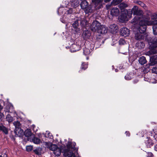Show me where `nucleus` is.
I'll return each mask as SVG.
<instances>
[{
    "instance_id": "obj_1",
    "label": "nucleus",
    "mask_w": 157,
    "mask_h": 157,
    "mask_svg": "<svg viewBox=\"0 0 157 157\" xmlns=\"http://www.w3.org/2000/svg\"><path fill=\"white\" fill-rule=\"evenodd\" d=\"M145 40L149 44L150 50L147 52V54L150 55L157 54V37L147 36H146Z\"/></svg>"
},
{
    "instance_id": "obj_2",
    "label": "nucleus",
    "mask_w": 157,
    "mask_h": 157,
    "mask_svg": "<svg viewBox=\"0 0 157 157\" xmlns=\"http://www.w3.org/2000/svg\"><path fill=\"white\" fill-rule=\"evenodd\" d=\"M75 143L69 141L66 145L67 149H63L62 151L65 157H80L78 156V153L75 155L72 152L75 149Z\"/></svg>"
},
{
    "instance_id": "obj_3",
    "label": "nucleus",
    "mask_w": 157,
    "mask_h": 157,
    "mask_svg": "<svg viewBox=\"0 0 157 157\" xmlns=\"http://www.w3.org/2000/svg\"><path fill=\"white\" fill-rule=\"evenodd\" d=\"M103 0H92V7L94 8V9L97 10L102 8L103 6L101 2ZM111 0H104L105 3L109 2Z\"/></svg>"
},
{
    "instance_id": "obj_4",
    "label": "nucleus",
    "mask_w": 157,
    "mask_h": 157,
    "mask_svg": "<svg viewBox=\"0 0 157 157\" xmlns=\"http://www.w3.org/2000/svg\"><path fill=\"white\" fill-rule=\"evenodd\" d=\"M129 16H131L132 13L134 15H136L137 16L142 17L144 13L142 10H139L138 7L136 6H134L132 10H129Z\"/></svg>"
},
{
    "instance_id": "obj_5",
    "label": "nucleus",
    "mask_w": 157,
    "mask_h": 157,
    "mask_svg": "<svg viewBox=\"0 0 157 157\" xmlns=\"http://www.w3.org/2000/svg\"><path fill=\"white\" fill-rule=\"evenodd\" d=\"M148 21L146 20H141L139 22L140 27L138 31L140 33L143 34L146 31L147 25H148Z\"/></svg>"
},
{
    "instance_id": "obj_6",
    "label": "nucleus",
    "mask_w": 157,
    "mask_h": 157,
    "mask_svg": "<svg viewBox=\"0 0 157 157\" xmlns=\"http://www.w3.org/2000/svg\"><path fill=\"white\" fill-rule=\"evenodd\" d=\"M88 2L85 0H82L80 3V5L82 9H85L86 13H91L92 11L91 6H88Z\"/></svg>"
},
{
    "instance_id": "obj_7",
    "label": "nucleus",
    "mask_w": 157,
    "mask_h": 157,
    "mask_svg": "<svg viewBox=\"0 0 157 157\" xmlns=\"http://www.w3.org/2000/svg\"><path fill=\"white\" fill-rule=\"evenodd\" d=\"M129 10H124L122 12L121 16L119 17V18L120 21L122 22H124L125 21H128V16L129 17H131V16H129Z\"/></svg>"
},
{
    "instance_id": "obj_8",
    "label": "nucleus",
    "mask_w": 157,
    "mask_h": 157,
    "mask_svg": "<svg viewBox=\"0 0 157 157\" xmlns=\"http://www.w3.org/2000/svg\"><path fill=\"white\" fill-rule=\"evenodd\" d=\"M49 148L50 150L53 151L54 154L56 156H59L60 155L62 151L61 148L58 147L56 145L51 144Z\"/></svg>"
},
{
    "instance_id": "obj_9",
    "label": "nucleus",
    "mask_w": 157,
    "mask_h": 157,
    "mask_svg": "<svg viewBox=\"0 0 157 157\" xmlns=\"http://www.w3.org/2000/svg\"><path fill=\"white\" fill-rule=\"evenodd\" d=\"M101 24L97 20L94 21L91 25L90 28L93 32H97L98 29L101 26Z\"/></svg>"
},
{
    "instance_id": "obj_10",
    "label": "nucleus",
    "mask_w": 157,
    "mask_h": 157,
    "mask_svg": "<svg viewBox=\"0 0 157 157\" xmlns=\"http://www.w3.org/2000/svg\"><path fill=\"white\" fill-rule=\"evenodd\" d=\"M107 27L103 25H101L98 29L97 32L100 34H105L107 33Z\"/></svg>"
},
{
    "instance_id": "obj_11",
    "label": "nucleus",
    "mask_w": 157,
    "mask_h": 157,
    "mask_svg": "<svg viewBox=\"0 0 157 157\" xmlns=\"http://www.w3.org/2000/svg\"><path fill=\"white\" fill-rule=\"evenodd\" d=\"M120 34L122 36H127L130 34L129 30L126 27L123 28L121 29Z\"/></svg>"
},
{
    "instance_id": "obj_12",
    "label": "nucleus",
    "mask_w": 157,
    "mask_h": 157,
    "mask_svg": "<svg viewBox=\"0 0 157 157\" xmlns=\"http://www.w3.org/2000/svg\"><path fill=\"white\" fill-rule=\"evenodd\" d=\"M120 13V11L118 8L114 7L112 8L110 11V14L113 16H118Z\"/></svg>"
},
{
    "instance_id": "obj_13",
    "label": "nucleus",
    "mask_w": 157,
    "mask_h": 157,
    "mask_svg": "<svg viewBox=\"0 0 157 157\" xmlns=\"http://www.w3.org/2000/svg\"><path fill=\"white\" fill-rule=\"evenodd\" d=\"M81 47L78 44H74L70 47V51L71 52H75L80 50Z\"/></svg>"
},
{
    "instance_id": "obj_14",
    "label": "nucleus",
    "mask_w": 157,
    "mask_h": 157,
    "mask_svg": "<svg viewBox=\"0 0 157 157\" xmlns=\"http://www.w3.org/2000/svg\"><path fill=\"white\" fill-rule=\"evenodd\" d=\"M149 65L153 66L157 63V55L152 56L150 57Z\"/></svg>"
},
{
    "instance_id": "obj_15",
    "label": "nucleus",
    "mask_w": 157,
    "mask_h": 157,
    "mask_svg": "<svg viewBox=\"0 0 157 157\" xmlns=\"http://www.w3.org/2000/svg\"><path fill=\"white\" fill-rule=\"evenodd\" d=\"M151 23L153 26L152 29L153 34L155 35H157V20L152 21L151 22Z\"/></svg>"
},
{
    "instance_id": "obj_16",
    "label": "nucleus",
    "mask_w": 157,
    "mask_h": 157,
    "mask_svg": "<svg viewBox=\"0 0 157 157\" xmlns=\"http://www.w3.org/2000/svg\"><path fill=\"white\" fill-rule=\"evenodd\" d=\"M145 144L147 148H150L154 144L152 140L150 137H147L145 140Z\"/></svg>"
},
{
    "instance_id": "obj_17",
    "label": "nucleus",
    "mask_w": 157,
    "mask_h": 157,
    "mask_svg": "<svg viewBox=\"0 0 157 157\" xmlns=\"http://www.w3.org/2000/svg\"><path fill=\"white\" fill-rule=\"evenodd\" d=\"M135 38L136 40L140 41L144 38V35L140 33H137L135 34Z\"/></svg>"
},
{
    "instance_id": "obj_18",
    "label": "nucleus",
    "mask_w": 157,
    "mask_h": 157,
    "mask_svg": "<svg viewBox=\"0 0 157 157\" xmlns=\"http://www.w3.org/2000/svg\"><path fill=\"white\" fill-rule=\"evenodd\" d=\"M14 133L16 135L19 137L21 136L23 134V131L21 128H17L16 129H15Z\"/></svg>"
},
{
    "instance_id": "obj_19",
    "label": "nucleus",
    "mask_w": 157,
    "mask_h": 157,
    "mask_svg": "<svg viewBox=\"0 0 157 157\" xmlns=\"http://www.w3.org/2000/svg\"><path fill=\"white\" fill-rule=\"evenodd\" d=\"M83 50V54L86 56L90 55L92 51V50L90 46L88 48H84Z\"/></svg>"
},
{
    "instance_id": "obj_20",
    "label": "nucleus",
    "mask_w": 157,
    "mask_h": 157,
    "mask_svg": "<svg viewBox=\"0 0 157 157\" xmlns=\"http://www.w3.org/2000/svg\"><path fill=\"white\" fill-rule=\"evenodd\" d=\"M82 36L84 40H86L89 38L91 36V33L89 31L85 30L83 32Z\"/></svg>"
},
{
    "instance_id": "obj_21",
    "label": "nucleus",
    "mask_w": 157,
    "mask_h": 157,
    "mask_svg": "<svg viewBox=\"0 0 157 157\" xmlns=\"http://www.w3.org/2000/svg\"><path fill=\"white\" fill-rule=\"evenodd\" d=\"M109 28L111 32L113 33H116L118 29V27L115 24L110 25Z\"/></svg>"
},
{
    "instance_id": "obj_22",
    "label": "nucleus",
    "mask_w": 157,
    "mask_h": 157,
    "mask_svg": "<svg viewBox=\"0 0 157 157\" xmlns=\"http://www.w3.org/2000/svg\"><path fill=\"white\" fill-rule=\"evenodd\" d=\"M135 76V75L134 73L130 72L126 74L124 77V78L126 80H129L134 78Z\"/></svg>"
},
{
    "instance_id": "obj_23",
    "label": "nucleus",
    "mask_w": 157,
    "mask_h": 157,
    "mask_svg": "<svg viewBox=\"0 0 157 157\" xmlns=\"http://www.w3.org/2000/svg\"><path fill=\"white\" fill-rule=\"evenodd\" d=\"M138 61L139 63L141 65H144L147 62L145 57L143 56H142L139 58Z\"/></svg>"
},
{
    "instance_id": "obj_24",
    "label": "nucleus",
    "mask_w": 157,
    "mask_h": 157,
    "mask_svg": "<svg viewBox=\"0 0 157 157\" xmlns=\"http://www.w3.org/2000/svg\"><path fill=\"white\" fill-rule=\"evenodd\" d=\"M128 6V5L127 3L126 2H124L121 3L118 5V7L121 10H124Z\"/></svg>"
},
{
    "instance_id": "obj_25",
    "label": "nucleus",
    "mask_w": 157,
    "mask_h": 157,
    "mask_svg": "<svg viewBox=\"0 0 157 157\" xmlns=\"http://www.w3.org/2000/svg\"><path fill=\"white\" fill-rule=\"evenodd\" d=\"M24 135L25 136L27 137H32L33 135H34L31 132V130L30 129H27L25 130L24 133Z\"/></svg>"
},
{
    "instance_id": "obj_26",
    "label": "nucleus",
    "mask_w": 157,
    "mask_h": 157,
    "mask_svg": "<svg viewBox=\"0 0 157 157\" xmlns=\"http://www.w3.org/2000/svg\"><path fill=\"white\" fill-rule=\"evenodd\" d=\"M136 46L138 49H142L145 46V44L143 42L138 41L136 43Z\"/></svg>"
},
{
    "instance_id": "obj_27",
    "label": "nucleus",
    "mask_w": 157,
    "mask_h": 157,
    "mask_svg": "<svg viewBox=\"0 0 157 157\" xmlns=\"http://www.w3.org/2000/svg\"><path fill=\"white\" fill-rule=\"evenodd\" d=\"M32 137H33V138L31 139L32 141L34 143L36 144H38L40 143V140L36 137H35L34 136V135H33Z\"/></svg>"
},
{
    "instance_id": "obj_28",
    "label": "nucleus",
    "mask_w": 157,
    "mask_h": 157,
    "mask_svg": "<svg viewBox=\"0 0 157 157\" xmlns=\"http://www.w3.org/2000/svg\"><path fill=\"white\" fill-rule=\"evenodd\" d=\"M80 1L81 0H74V1L71 3V6L74 8H75L78 7L79 5V1Z\"/></svg>"
},
{
    "instance_id": "obj_29",
    "label": "nucleus",
    "mask_w": 157,
    "mask_h": 157,
    "mask_svg": "<svg viewBox=\"0 0 157 157\" xmlns=\"http://www.w3.org/2000/svg\"><path fill=\"white\" fill-rule=\"evenodd\" d=\"M72 26L76 31H78V27L79 26L78 20H76L73 23Z\"/></svg>"
},
{
    "instance_id": "obj_30",
    "label": "nucleus",
    "mask_w": 157,
    "mask_h": 157,
    "mask_svg": "<svg viewBox=\"0 0 157 157\" xmlns=\"http://www.w3.org/2000/svg\"><path fill=\"white\" fill-rule=\"evenodd\" d=\"M41 151L42 148L40 147H37L35 149L33 150V151L35 154L38 155H41Z\"/></svg>"
},
{
    "instance_id": "obj_31",
    "label": "nucleus",
    "mask_w": 157,
    "mask_h": 157,
    "mask_svg": "<svg viewBox=\"0 0 157 157\" xmlns=\"http://www.w3.org/2000/svg\"><path fill=\"white\" fill-rule=\"evenodd\" d=\"M13 124L15 126V129H16L17 128H21V124L18 121L14 122L13 123Z\"/></svg>"
},
{
    "instance_id": "obj_32",
    "label": "nucleus",
    "mask_w": 157,
    "mask_h": 157,
    "mask_svg": "<svg viewBox=\"0 0 157 157\" xmlns=\"http://www.w3.org/2000/svg\"><path fill=\"white\" fill-rule=\"evenodd\" d=\"M87 67L88 65L86 63H82L81 65L80 68L81 70H85Z\"/></svg>"
},
{
    "instance_id": "obj_33",
    "label": "nucleus",
    "mask_w": 157,
    "mask_h": 157,
    "mask_svg": "<svg viewBox=\"0 0 157 157\" xmlns=\"http://www.w3.org/2000/svg\"><path fill=\"white\" fill-rule=\"evenodd\" d=\"M123 0H113L112 3L113 4V5L115 6L120 4Z\"/></svg>"
},
{
    "instance_id": "obj_34",
    "label": "nucleus",
    "mask_w": 157,
    "mask_h": 157,
    "mask_svg": "<svg viewBox=\"0 0 157 157\" xmlns=\"http://www.w3.org/2000/svg\"><path fill=\"white\" fill-rule=\"evenodd\" d=\"M6 119L9 122H11L13 121V117L10 114H7L6 117Z\"/></svg>"
},
{
    "instance_id": "obj_35",
    "label": "nucleus",
    "mask_w": 157,
    "mask_h": 157,
    "mask_svg": "<svg viewBox=\"0 0 157 157\" xmlns=\"http://www.w3.org/2000/svg\"><path fill=\"white\" fill-rule=\"evenodd\" d=\"M136 3L142 7H144L146 6L145 5L143 2L140 1H136Z\"/></svg>"
},
{
    "instance_id": "obj_36",
    "label": "nucleus",
    "mask_w": 157,
    "mask_h": 157,
    "mask_svg": "<svg viewBox=\"0 0 157 157\" xmlns=\"http://www.w3.org/2000/svg\"><path fill=\"white\" fill-rule=\"evenodd\" d=\"M119 43L120 45H123L126 44V42L124 40L121 39L119 41Z\"/></svg>"
},
{
    "instance_id": "obj_37",
    "label": "nucleus",
    "mask_w": 157,
    "mask_h": 157,
    "mask_svg": "<svg viewBox=\"0 0 157 157\" xmlns=\"http://www.w3.org/2000/svg\"><path fill=\"white\" fill-rule=\"evenodd\" d=\"M26 150L27 151H31L33 149V147L32 146L29 145L27 146H26Z\"/></svg>"
},
{
    "instance_id": "obj_38",
    "label": "nucleus",
    "mask_w": 157,
    "mask_h": 157,
    "mask_svg": "<svg viewBox=\"0 0 157 157\" xmlns=\"http://www.w3.org/2000/svg\"><path fill=\"white\" fill-rule=\"evenodd\" d=\"M11 107L12 108H13V106L12 105H7L6 107V112H10V108Z\"/></svg>"
},
{
    "instance_id": "obj_39",
    "label": "nucleus",
    "mask_w": 157,
    "mask_h": 157,
    "mask_svg": "<svg viewBox=\"0 0 157 157\" xmlns=\"http://www.w3.org/2000/svg\"><path fill=\"white\" fill-rule=\"evenodd\" d=\"M152 73L157 74V67H153L151 70Z\"/></svg>"
},
{
    "instance_id": "obj_40",
    "label": "nucleus",
    "mask_w": 157,
    "mask_h": 157,
    "mask_svg": "<svg viewBox=\"0 0 157 157\" xmlns=\"http://www.w3.org/2000/svg\"><path fill=\"white\" fill-rule=\"evenodd\" d=\"M112 5H113V4L112 3V2L111 3H109L106 5V8L107 10L109 9Z\"/></svg>"
},
{
    "instance_id": "obj_41",
    "label": "nucleus",
    "mask_w": 157,
    "mask_h": 157,
    "mask_svg": "<svg viewBox=\"0 0 157 157\" xmlns=\"http://www.w3.org/2000/svg\"><path fill=\"white\" fill-rule=\"evenodd\" d=\"M46 134L47 135L48 137L50 138H52V137H53L52 134L48 131L46 132Z\"/></svg>"
},
{
    "instance_id": "obj_42",
    "label": "nucleus",
    "mask_w": 157,
    "mask_h": 157,
    "mask_svg": "<svg viewBox=\"0 0 157 157\" xmlns=\"http://www.w3.org/2000/svg\"><path fill=\"white\" fill-rule=\"evenodd\" d=\"M67 13L69 14H71L74 12V11L72 8H70L68 10H67Z\"/></svg>"
},
{
    "instance_id": "obj_43",
    "label": "nucleus",
    "mask_w": 157,
    "mask_h": 157,
    "mask_svg": "<svg viewBox=\"0 0 157 157\" xmlns=\"http://www.w3.org/2000/svg\"><path fill=\"white\" fill-rule=\"evenodd\" d=\"M147 156L149 157H152L153 156V154L151 152H147Z\"/></svg>"
},
{
    "instance_id": "obj_44",
    "label": "nucleus",
    "mask_w": 157,
    "mask_h": 157,
    "mask_svg": "<svg viewBox=\"0 0 157 157\" xmlns=\"http://www.w3.org/2000/svg\"><path fill=\"white\" fill-rule=\"evenodd\" d=\"M140 17H135L133 19L134 20H136V21H135V22H136V21L140 20Z\"/></svg>"
},
{
    "instance_id": "obj_45",
    "label": "nucleus",
    "mask_w": 157,
    "mask_h": 157,
    "mask_svg": "<svg viewBox=\"0 0 157 157\" xmlns=\"http://www.w3.org/2000/svg\"><path fill=\"white\" fill-rule=\"evenodd\" d=\"M125 134L126 135V136H129L130 135V133L128 131H126L125 132Z\"/></svg>"
},
{
    "instance_id": "obj_46",
    "label": "nucleus",
    "mask_w": 157,
    "mask_h": 157,
    "mask_svg": "<svg viewBox=\"0 0 157 157\" xmlns=\"http://www.w3.org/2000/svg\"><path fill=\"white\" fill-rule=\"evenodd\" d=\"M138 81L139 80L138 79H136L133 81V82L134 84H136L138 82Z\"/></svg>"
},
{
    "instance_id": "obj_47",
    "label": "nucleus",
    "mask_w": 157,
    "mask_h": 157,
    "mask_svg": "<svg viewBox=\"0 0 157 157\" xmlns=\"http://www.w3.org/2000/svg\"><path fill=\"white\" fill-rule=\"evenodd\" d=\"M10 137L12 140H15V138L13 136H10Z\"/></svg>"
},
{
    "instance_id": "obj_48",
    "label": "nucleus",
    "mask_w": 157,
    "mask_h": 157,
    "mask_svg": "<svg viewBox=\"0 0 157 157\" xmlns=\"http://www.w3.org/2000/svg\"><path fill=\"white\" fill-rule=\"evenodd\" d=\"M154 149L155 151H157V145H156L155 146Z\"/></svg>"
},
{
    "instance_id": "obj_49",
    "label": "nucleus",
    "mask_w": 157,
    "mask_h": 157,
    "mask_svg": "<svg viewBox=\"0 0 157 157\" xmlns=\"http://www.w3.org/2000/svg\"><path fill=\"white\" fill-rule=\"evenodd\" d=\"M3 108V107L0 104V112L1 111V110H2V109Z\"/></svg>"
},
{
    "instance_id": "obj_50",
    "label": "nucleus",
    "mask_w": 157,
    "mask_h": 157,
    "mask_svg": "<svg viewBox=\"0 0 157 157\" xmlns=\"http://www.w3.org/2000/svg\"><path fill=\"white\" fill-rule=\"evenodd\" d=\"M98 43V41H96L95 42V44H94V45L95 46H96V44Z\"/></svg>"
},
{
    "instance_id": "obj_51",
    "label": "nucleus",
    "mask_w": 157,
    "mask_h": 157,
    "mask_svg": "<svg viewBox=\"0 0 157 157\" xmlns=\"http://www.w3.org/2000/svg\"><path fill=\"white\" fill-rule=\"evenodd\" d=\"M86 59L88 60L89 59V57H86Z\"/></svg>"
},
{
    "instance_id": "obj_52",
    "label": "nucleus",
    "mask_w": 157,
    "mask_h": 157,
    "mask_svg": "<svg viewBox=\"0 0 157 157\" xmlns=\"http://www.w3.org/2000/svg\"><path fill=\"white\" fill-rule=\"evenodd\" d=\"M0 157H2L1 155H0Z\"/></svg>"
},
{
    "instance_id": "obj_53",
    "label": "nucleus",
    "mask_w": 157,
    "mask_h": 157,
    "mask_svg": "<svg viewBox=\"0 0 157 157\" xmlns=\"http://www.w3.org/2000/svg\"><path fill=\"white\" fill-rule=\"evenodd\" d=\"M75 11L73 13H75Z\"/></svg>"
},
{
    "instance_id": "obj_54",
    "label": "nucleus",
    "mask_w": 157,
    "mask_h": 157,
    "mask_svg": "<svg viewBox=\"0 0 157 157\" xmlns=\"http://www.w3.org/2000/svg\"><path fill=\"white\" fill-rule=\"evenodd\" d=\"M75 11L73 13H75Z\"/></svg>"
}]
</instances>
